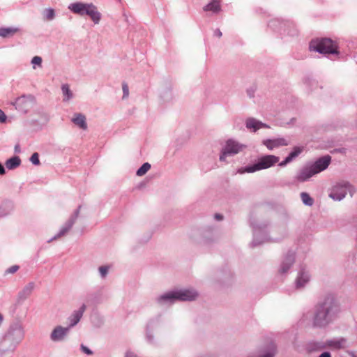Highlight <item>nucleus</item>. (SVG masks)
<instances>
[{
	"mask_svg": "<svg viewBox=\"0 0 357 357\" xmlns=\"http://www.w3.org/2000/svg\"><path fill=\"white\" fill-rule=\"evenodd\" d=\"M81 206L74 211V213L71 215L70 218L66 221L64 225L61 228L59 232L52 237L51 239L48 241V243H50L54 240L58 239L59 238L63 236L68 234V232L71 229L73 225L75 224L76 220L77 219L79 211H80Z\"/></svg>",
	"mask_w": 357,
	"mask_h": 357,
	"instance_id": "9",
	"label": "nucleus"
},
{
	"mask_svg": "<svg viewBox=\"0 0 357 357\" xmlns=\"http://www.w3.org/2000/svg\"><path fill=\"white\" fill-rule=\"evenodd\" d=\"M86 309V305L85 304H82L78 310L73 312L70 316L68 318V321L69 322L68 327H70V329L79 323Z\"/></svg>",
	"mask_w": 357,
	"mask_h": 357,
	"instance_id": "20",
	"label": "nucleus"
},
{
	"mask_svg": "<svg viewBox=\"0 0 357 357\" xmlns=\"http://www.w3.org/2000/svg\"><path fill=\"white\" fill-rule=\"evenodd\" d=\"M295 262V252L288 251L284 255L279 268L281 274L287 273Z\"/></svg>",
	"mask_w": 357,
	"mask_h": 357,
	"instance_id": "18",
	"label": "nucleus"
},
{
	"mask_svg": "<svg viewBox=\"0 0 357 357\" xmlns=\"http://www.w3.org/2000/svg\"><path fill=\"white\" fill-rule=\"evenodd\" d=\"M30 161L34 165H40V160H39V155L38 153H33L31 158Z\"/></svg>",
	"mask_w": 357,
	"mask_h": 357,
	"instance_id": "40",
	"label": "nucleus"
},
{
	"mask_svg": "<svg viewBox=\"0 0 357 357\" xmlns=\"http://www.w3.org/2000/svg\"><path fill=\"white\" fill-rule=\"evenodd\" d=\"M80 349L82 352H84V354H86L87 355L93 354V351L89 348H88L86 346H85L84 344H81Z\"/></svg>",
	"mask_w": 357,
	"mask_h": 357,
	"instance_id": "43",
	"label": "nucleus"
},
{
	"mask_svg": "<svg viewBox=\"0 0 357 357\" xmlns=\"http://www.w3.org/2000/svg\"><path fill=\"white\" fill-rule=\"evenodd\" d=\"M331 157L328 155H324L323 157L317 159L314 162L310 163L315 174H319V172L325 170L331 163Z\"/></svg>",
	"mask_w": 357,
	"mask_h": 357,
	"instance_id": "19",
	"label": "nucleus"
},
{
	"mask_svg": "<svg viewBox=\"0 0 357 357\" xmlns=\"http://www.w3.org/2000/svg\"><path fill=\"white\" fill-rule=\"evenodd\" d=\"M88 6H89V3L77 2V3H71L68 6V9L70 10L73 13H74L75 14L84 15L86 13V10L87 9Z\"/></svg>",
	"mask_w": 357,
	"mask_h": 357,
	"instance_id": "28",
	"label": "nucleus"
},
{
	"mask_svg": "<svg viewBox=\"0 0 357 357\" xmlns=\"http://www.w3.org/2000/svg\"><path fill=\"white\" fill-rule=\"evenodd\" d=\"M125 357H138V356L132 352H127Z\"/></svg>",
	"mask_w": 357,
	"mask_h": 357,
	"instance_id": "56",
	"label": "nucleus"
},
{
	"mask_svg": "<svg viewBox=\"0 0 357 357\" xmlns=\"http://www.w3.org/2000/svg\"><path fill=\"white\" fill-rule=\"evenodd\" d=\"M70 331V327L56 326L50 334V340L54 342L64 341Z\"/></svg>",
	"mask_w": 357,
	"mask_h": 357,
	"instance_id": "17",
	"label": "nucleus"
},
{
	"mask_svg": "<svg viewBox=\"0 0 357 357\" xmlns=\"http://www.w3.org/2000/svg\"><path fill=\"white\" fill-rule=\"evenodd\" d=\"M280 158L273 155H266L259 158L253 165L246 166L241 173H252L256 171L268 169L279 162Z\"/></svg>",
	"mask_w": 357,
	"mask_h": 357,
	"instance_id": "5",
	"label": "nucleus"
},
{
	"mask_svg": "<svg viewBox=\"0 0 357 357\" xmlns=\"http://www.w3.org/2000/svg\"><path fill=\"white\" fill-rule=\"evenodd\" d=\"M319 357H331V354L328 351H324L321 353Z\"/></svg>",
	"mask_w": 357,
	"mask_h": 357,
	"instance_id": "50",
	"label": "nucleus"
},
{
	"mask_svg": "<svg viewBox=\"0 0 357 357\" xmlns=\"http://www.w3.org/2000/svg\"><path fill=\"white\" fill-rule=\"evenodd\" d=\"M274 356V354L273 353H271V352H268L259 357H273Z\"/></svg>",
	"mask_w": 357,
	"mask_h": 357,
	"instance_id": "55",
	"label": "nucleus"
},
{
	"mask_svg": "<svg viewBox=\"0 0 357 357\" xmlns=\"http://www.w3.org/2000/svg\"><path fill=\"white\" fill-rule=\"evenodd\" d=\"M269 225L268 221H262L257 219H251L250 226L253 231V240L252 246L255 247L262 243L268 241L267 229Z\"/></svg>",
	"mask_w": 357,
	"mask_h": 357,
	"instance_id": "3",
	"label": "nucleus"
},
{
	"mask_svg": "<svg viewBox=\"0 0 357 357\" xmlns=\"http://www.w3.org/2000/svg\"><path fill=\"white\" fill-rule=\"evenodd\" d=\"M128 86L127 85H126V84H125V85H123V90L128 89Z\"/></svg>",
	"mask_w": 357,
	"mask_h": 357,
	"instance_id": "59",
	"label": "nucleus"
},
{
	"mask_svg": "<svg viewBox=\"0 0 357 357\" xmlns=\"http://www.w3.org/2000/svg\"><path fill=\"white\" fill-rule=\"evenodd\" d=\"M348 347V341L345 337H340L326 341V348L331 347L335 349H342Z\"/></svg>",
	"mask_w": 357,
	"mask_h": 357,
	"instance_id": "24",
	"label": "nucleus"
},
{
	"mask_svg": "<svg viewBox=\"0 0 357 357\" xmlns=\"http://www.w3.org/2000/svg\"><path fill=\"white\" fill-rule=\"evenodd\" d=\"M315 174L314 169L309 163L303 166L297 172L294 178L297 182L303 183L309 180Z\"/></svg>",
	"mask_w": 357,
	"mask_h": 357,
	"instance_id": "16",
	"label": "nucleus"
},
{
	"mask_svg": "<svg viewBox=\"0 0 357 357\" xmlns=\"http://www.w3.org/2000/svg\"><path fill=\"white\" fill-rule=\"evenodd\" d=\"M35 104V98L31 95H23L18 97L14 103L16 109L26 112L32 108Z\"/></svg>",
	"mask_w": 357,
	"mask_h": 357,
	"instance_id": "13",
	"label": "nucleus"
},
{
	"mask_svg": "<svg viewBox=\"0 0 357 357\" xmlns=\"http://www.w3.org/2000/svg\"><path fill=\"white\" fill-rule=\"evenodd\" d=\"M72 121L78 127L83 130L87 128V124L86 122V117L84 115L80 113L75 114L72 119Z\"/></svg>",
	"mask_w": 357,
	"mask_h": 357,
	"instance_id": "30",
	"label": "nucleus"
},
{
	"mask_svg": "<svg viewBox=\"0 0 357 357\" xmlns=\"http://www.w3.org/2000/svg\"><path fill=\"white\" fill-rule=\"evenodd\" d=\"M129 96V91H123L122 99H126Z\"/></svg>",
	"mask_w": 357,
	"mask_h": 357,
	"instance_id": "52",
	"label": "nucleus"
},
{
	"mask_svg": "<svg viewBox=\"0 0 357 357\" xmlns=\"http://www.w3.org/2000/svg\"><path fill=\"white\" fill-rule=\"evenodd\" d=\"M347 192L352 197L355 192V188L348 181H342L333 186L329 197L335 201H341L346 197Z\"/></svg>",
	"mask_w": 357,
	"mask_h": 357,
	"instance_id": "6",
	"label": "nucleus"
},
{
	"mask_svg": "<svg viewBox=\"0 0 357 357\" xmlns=\"http://www.w3.org/2000/svg\"><path fill=\"white\" fill-rule=\"evenodd\" d=\"M347 354H348L351 357H357V351H347Z\"/></svg>",
	"mask_w": 357,
	"mask_h": 357,
	"instance_id": "51",
	"label": "nucleus"
},
{
	"mask_svg": "<svg viewBox=\"0 0 357 357\" xmlns=\"http://www.w3.org/2000/svg\"><path fill=\"white\" fill-rule=\"evenodd\" d=\"M81 206L74 211V213L71 215L70 218L66 221L64 225L61 228L59 232L52 237L51 239L48 241V243H50L54 240L58 239L59 238L63 236L68 234V232L71 229L73 225L75 224L76 220L77 219L79 211H80Z\"/></svg>",
	"mask_w": 357,
	"mask_h": 357,
	"instance_id": "8",
	"label": "nucleus"
},
{
	"mask_svg": "<svg viewBox=\"0 0 357 357\" xmlns=\"http://www.w3.org/2000/svg\"><path fill=\"white\" fill-rule=\"evenodd\" d=\"M205 11H211L213 13H218L220 10V0H213L208 3L204 8Z\"/></svg>",
	"mask_w": 357,
	"mask_h": 357,
	"instance_id": "33",
	"label": "nucleus"
},
{
	"mask_svg": "<svg viewBox=\"0 0 357 357\" xmlns=\"http://www.w3.org/2000/svg\"><path fill=\"white\" fill-rule=\"evenodd\" d=\"M109 270V266H101L98 268V271L101 278L104 279L107 277Z\"/></svg>",
	"mask_w": 357,
	"mask_h": 357,
	"instance_id": "37",
	"label": "nucleus"
},
{
	"mask_svg": "<svg viewBox=\"0 0 357 357\" xmlns=\"http://www.w3.org/2000/svg\"><path fill=\"white\" fill-rule=\"evenodd\" d=\"M255 91H247V96L250 98H252L255 96Z\"/></svg>",
	"mask_w": 357,
	"mask_h": 357,
	"instance_id": "53",
	"label": "nucleus"
},
{
	"mask_svg": "<svg viewBox=\"0 0 357 357\" xmlns=\"http://www.w3.org/2000/svg\"><path fill=\"white\" fill-rule=\"evenodd\" d=\"M171 91H163L162 93L160 95L162 98L167 97L169 98L171 96Z\"/></svg>",
	"mask_w": 357,
	"mask_h": 357,
	"instance_id": "47",
	"label": "nucleus"
},
{
	"mask_svg": "<svg viewBox=\"0 0 357 357\" xmlns=\"http://www.w3.org/2000/svg\"><path fill=\"white\" fill-rule=\"evenodd\" d=\"M20 29L15 27H0V36L9 38L19 32Z\"/></svg>",
	"mask_w": 357,
	"mask_h": 357,
	"instance_id": "31",
	"label": "nucleus"
},
{
	"mask_svg": "<svg viewBox=\"0 0 357 357\" xmlns=\"http://www.w3.org/2000/svg\"><path fill=\"white\" fill-rule=\"evenodd\" d=\"M25 331L19 322L10 325L0 341V356L13 353L24 338Z\"/></svg>",
	"mask_w": 357,
	"mask_h": 357,
	"instance_id": "2",
	"label": "nucleus"
},
{
	"mask_svg": "<svg viewBox=\"0 0 357 357\" xmlns=\"http://www.w3.org/2000/svg\"><path fill=\"white\" fill-rule=\"evenodd\" d=\"M146 340L150 342V343H152L153 342V340H154V337L153 335V334L149 332V331H146Z\"/></svg>",
	"mask_w": 357,
	"mask_h": 357,
	"instance_id": "44",
	"label": "nucleus"
},
{
	"mask_svg": "<svg viewBox=\"0 0 357 357\" xmlns=\"http://www.w3.org/2000/svg\"><path fill=\"white\" fill-rule=\"evenodd\" d=\"M44 15H45V20H52L54 19V17L55 16L54 10L52 8L46 9L44 11Z\"/></svg>",
	"mask_w": 357,
	"mask_h": 357,
	"instance_id": "38",
	"label": "nucleus"
},
{
	"mask_svg": "<svg viewBox=\"0 0 357 357\" xmlns=\"http://www.w3.org/2000/svg\"><path fill=\"white\" fill-rule=\"evenodd\" d=\"M63 89V90H65V89H69V86H66V85H63V86H62V89Z\"/></svg>",
	"mask_w": 357,
	"mask_h": 357,
	"instance_id": "58",
	"label": "nucleus"
},
{
	"mask_svg": "<svg viewBox=\"0 0 357 357\" xmlns=\"http://www.w3.org/2000/svg\"><path fill=\"white\" fill-rule=\"evenodd\" d=\"M6 121V116L5 113L1 109H0V122L4 123Z\"/></svg>",
	"mask_w": 357,
	"mask_h": 357,
	"instance_id": "45",
	"label": "nucleus"
},
{
	"mask_svg": "<svg viewBox=\"0 0 357 357\" xmlns=\"http://www.w3.org/2000/svg\"><path fill=\"white\" fill-rule=\"evenodd\" d=\"M311 275L305 266H301L295 280L297 289H303L310 282Z\"/></svg>",
	"mask_w": 357,
	"mask_h": 357,
	"instance_id": "15",
	"label": "nucleus"
},
{
	"mask_svg": "<svg viewBox=\"0 0 357 357\" xmlns=\"http://www.w3.org/2000/svg\"><path fill=\"white\" fill-rule=\"evenodd\" d=\"M337 45L330 38H317L312 40L310 43V50L321 54H338Z\"/></svg>",
	"mask_w": 357,
	"mask_h": 357,
	"instance_id": "4",
	"label": "nucleus"
},
{
	"mask_svg": "<svg viewBox=\"0 0 357 357\" xmlns=\"http://www.w3.org/2000/svg\"><path fill=\"white\" fill-rule=\"evenodd\" d=\"M289 162H291V161L286 157L285 159L283 161H282L281 162H280L278 164V165L280 167H284V166H286Z\"/></svg>",
	"mask_w": 357,
	"mask_h": 357,
	"instance_id": "46",
	"label": "nucleus"
},
{
	"mask_svg": "<svg viewBox=\"0 0 357 357\" xmlns=\"http://www.w3.org/2000/svg\"><path fill=\"white\" fill-rule=\"evenodd\" d=\"M31 63L33 65H37L40 66L42 63V59L40 56H36L32 59Z\"/></svg>",
	"mask_w": 357,
	"mask_h": 357,
	"instance_id": "42",
	"label": "nucleus"
},
{
	"mask_svg": "<svg viewBox=\"0 0 357 357\" xmlns=\"http://www.w3.org/2000/svg\"><path fill=\"white\" fill-rule=\"evenodd\" d=\"M214 35L218 38H220L222 36V33L220 29H217L214 31Z\"/></svg>",
	"mask_w": 357,
	"mask_h": 357,
	"instance_id": "49",
	"label": "nucleus"
},
{
	"mask_svg": "<svg viewBox=\"0 0 357 357\" xmlns=\"http://www.w3.org/2000/svg\"><path fill=\"white\" fill-rule=\"evenodd\" d=\"M301 198L303 203L306 206H311L314 204L313 199L307 192H301Z\"/></svg>",
	"mask_w": 357,
	"mask_h": 357,
	"instance_id": "34",
	"label": "nucleus"
},
{
	"mask_svg": "<svg viewBox=\"0 0 357 357\" xmlns=\"http://www.w3.org/2000/svg\"><path fill=\"white\" fill-rule=\"evenodd\" d=\"M81 206L74 211V213L71 215L70 218L66 221L64 225L61 228L59 232L52 237L51 239L48 241V243H50L54 240L58 239L59 238L63 236L68 234V232L71 229L73 225L75 224L76 220L77 219L79 211H80Z\"/></svg>",
	"mask_w": 357,
	"mask_h": 357,
	"instance_id": "11",
	"label": "nucleus"
},
{
	"mask_svg": "<svg viewBox=\"0 0 357 357\" xmlns=\"http://www.w3.org/2000/svg\"><path fill=\"white\" fill-rule=\"evenodd\" d=\"M151 165L149 162L144 163L137 171L136 174L138 176H144L150 169Z\"/></svg>",
	"mask_w": 357,
	"mask_h": 357,
	"instance_id": "36",
	"label": "nucleus"
},
{
	"mask_svg": "<svg viewBox=\"0 0 357 357\" xmlns=\"http://www.w3.org/2000/svg\"><path fill=\"white\" fill-rule=\"evenodd\" d=\"M36 284L33 282L26 284L17 294V301L22 303L27 299L32 294L35 289Z\"/></svg>",
	"mask_w": 357,
	"mask_h": 357,
	"instance_id": "21",
	"label": "nucleus"
},
{
	"mask_svg": "<svg viewBox=\"0 0 357 357\" xmlns=\"http://www.w3.org/2000/svg\"><path fill=\"white\" fill-rule=\"evenodd\" d=\"M245 127L248 130H249L251 132H256L260 128H270L269 126H268L267 124L264 123L261 121L252 117H250L246 119Z\"/></svg>",
	"mask_w": 357,
	"mask_h": 357,
	"instance_id": "22",
	"label": "nucleus"
},
{
	"mask_svg": "<svg viewBox=\"0 0 357 357\" xmlns=\"http://www.w3.org/2000/svg\"><path fill=\"white\" fill-rule=\"evenodd\" d=\"M14 149H15V152L20 153V145L19 144H16L15 146Z\"/></svg>",
	"mask_w": 357,
	"mask_h": 357,
	"instance_id": "57",
	"label": "nucleus"
},
{
	"mask_svg": "<svg viewBox=\"0 0 357 357\" xmlns=\"http://www.w3.org/2000/svg\"><path fill=\"white\" fill-rule=\"evenodd\" d=\"M6 173L3 165L0 162V175H3Z\"/></svg>",
	"mask_w": 357,
	"mask_h": 357,
	"instance_id": "54",
	"label": "nucleus"
},
{
	"mask_svg": "<svg viewBox=\"0 0 357 357\" xmlns=\"http://www.w3.org/2000/svg\"><path fill=\"white\" fill-rule=\"evenodd\" d=\"M20 268L19 266L17 265H14V266H10V268H8L6 273H10V274H13L15 273V272H17L18 271V269Z\"/></svg>",
	"mask_w": 357,
	"mask_h": 357,
	"instance_id": "41",
	"label": "nucleus"
},
{
	"mask_svg": "<svg viewBox=\"0 0 357 357\" xmlns=\"http://www.w3.org/2000/svg\"><path fill=\"white\" fill-rule=\"evenodd\" d=\"M201 234L202 236L201 243L204 244L209 245L218 240V236L214 234L213 229L212 227H208L202 230L201 231Z\"/></svg>",
	"mask_w": 357,
	"mask_h": 357,
	"instance_id": "23",
	"label": "nucleus"
},
{
	"mask_svg": "<svg viewBox=\"0 0 357 357\" xmlns=\"http://www.w3.org/2000/svg\"><path fill=\"white\" fill-rule=\"evenodd\" d=\"M14 208L13 202L10 200H4L0 204V218H4L10 215Z\"/></svg>",
	"mask_w": 357,
	"mask_h": 357,
	"instance_id": "27",
	"label": "nucleus"
},
{
	"mask_svg": "<svg viewBox=\"0 0 357 357\" xmlns=\"http://www.w3.org/2000/svg\"><path fill=\"white\" fill-rule=\"evenodd\" d=\"M340 312V304L333 294H326L314 306L311 318V326L325 329L334 323Z\"/></svg>",
	"mask_w": 357,
	"mask_h": 357,
	"instance_id": "1",
	"label": "nucleus"
},
{
	"mask_svg": "<svg viewBox=\"0 0 357 357\" xmlns=\"http://www.w3.org/2000/svg\"><path fill=\"white\" fill-rule=\"evenodd\" d=\"M303 151V148L295 146L294 150L289 154L287 158L291 162L294 158L298 157Z\"/></svg>",
	"mask_w": 357,
	"mask_h": 357,
	"instance_id": "35",
	"label": "nucleus"
},
{
	"mask_svg": "<svg viewBox=\"0 0 357 357\" xmlns=\"http://www.w3.org/2000/svg\"><path fill=\"white\" fill-rule=\"evenodd\" d=\"M74 97L73 91H63V101L68 102Z\"/></svg>",
	"mask_w": 357,
	"mask_h": 357,
	"instance_id": "39",
	"label": "nucleus"
},
{
	"mask_svg": "<svg viewBox=\"0 0 357 357\" xmlns=\"http://www.w3.org/2000/svg\"><path fill=\"white\" fill-rule=\"evenodd\" d=\"M289 143V141L283 137L273 139H268L263 142V144L270 150L279 146H287Z\"/></svg>",
	"mask_w": 357,
	"mask_h": 357,
	"instance_id": "25",
	"label": "nucleus"
},
{
	"mask_svg": "<svg viewBox=\"0 0 357 357\" xmlns=\"http://www.w3.org/2000/svg\"><path fill=\"white\" fill-rule=\"evenodd\" d=\"M214 218H215L216 220L220 221V220H223V215H221V214H220V213H215V214L214 215Z\"/></svg>",
	"mask_w": 357,
	"mask_h": 357,
	"instance_id": "48",
	"label": "nucleus"
},
{
	"mask_svg": "<svg viewBox=\"0 0 357 357\" xmlns=\"http://www.w3.org/2000/svg\"><path fill=\"white\" fill-rule=\"evenodd\" d=\"M326 348V342L311 340L307 342L305 345L306 350L311 353L318 351Z\"/></svg>",
	"mask_w": 357,
	"mask_h": 357,
	"instance_id": "26",
	"label": "nucleus"
},
{
	"mask_svg": "<svg viewBox=\"0 0 357 357\" xmlns=\"http://www.w3.org/2000/svg\"><path fill=\"white\" fill-rule=\"evenodd\" d=\"M245 147V145L238 143L233 139H228L225 146L222 148L220 155V161H225L227 156L234 155L242 151Z\"/></svg>",
	"mask_w": 357,
	"mask_h": 357,
	"instance_id": "7",
	"label": "nucleus"
},
{
	"mask_svg": "<svg viewBox=\"0 0 357 357\" xmlns=\"http://www.w3.org/2000/svg\"><path fill=\"white\" fill-rule=\"evenodd\" d=\"M228 276H229V278H231V276H232V275H231V273L230 272H229V273H228Z\"/></svg>",
	"mask_w": 357,
	"mask_h": 357,
	"instance_id": "61",
	"label": "nucleus"
},
{
	"mask_svg": "<svg viewBox=\"0 0 357 357\" xmlns=\"http://www.w3.org/2000/svg\"><path fill=\"white\" fill-rule=\"evenodd\" d=\"M21 164V159L19 156H13L6 161L5 165L9 170L15 169Z\"/></svg>",
	"mask_w": 357,
	"mask_h": 357,
	"instance_id": "32",
	"label": "nucleus"
},
{
	"mask_svg": "<svg viewBox=\"0 0 357 357\" xmlns=\"http://www.w3.org/2000/svg\"><path fill=\"white\" fill-rule=\"evenodd\" d=\"M86 10V15H89L95 24H98L100 20V13L93 3H89Z\"/></svg>",
	"mask_w": 357,
	"mask_h": 357,
	"instance_id": "29",
	"label": "nucleus"
},
{
	"mask_svg": "<svg viewBox=\"0 0 357 357\" xmlns=\"http://www.w3.org/2000/svg\"><path fill=\"white\" fill-rule=\"evenodd\" d=\"M81 206L74 211V213L71 215L70 218L66 221L64 225L61 228L59 232L52 237L51 239L48 241V243H50L54 240L58 239L59 238L63 236L68 234V232L71 229L73 225L75 224L76 220L77 219L79 211H80Z\"/></svg>",
	"mask_w": 357,
	"mask_h": 357,
	"instance_id": "10",
	"label": "nucleus"
},
{
	"mask_svg": "<svg viewBox=\"0 0 357 357\" xmlns=\"http://www.w3.org/2000/svg\"><path fill=\"white\" fill-rule=\"evenodd\" d=\"M155 303L160 307H169L177 302V297L175 290L166 291L154 299Z\"/></svg>",
	"mask_w": 357,
	"mask_h": 357,
	"instance_id": "12",
	"label": "nucleus"
},
{
	"mask_svg": "<svg viewBox=\"0 0 357 357\" xmlns=\"http://www.w3.org/2000/svg\"><path fill=\"white\" fill-rule=\"evenodd\" d=\"M305 318H307V315H303V318H302V320H303V321H304V319H305Z\"/></svg>",
	"mask_w": 357,
	"mask_h": 357,
	"instance_id": "60",
	"label": "nucleus"
},
{
	"mask_svg": "<svg viewBox=\"0 0 357 357\" xmlns=\"http://www.w3.org/2000/svg\"><path fill=\"white\" fill-rule=\"evenodd\" d=\"M177 301H194L198 296L199 293L193 288L175 289Z\"/></svg>",
	"mask_w": 357,
	"mask_h": 357,
	"instance_id": "14",
	"label": "nucleus"
}]
</instances>
